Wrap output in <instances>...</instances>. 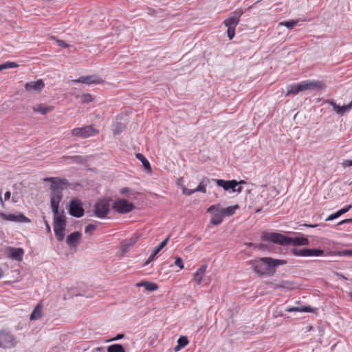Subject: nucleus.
I'll list each match as a JSON object with an SVG mask.
<instances>
[{
  "mask_svg": "<svg viewBox=\"0 0 352 352\" xmlns=\"http://www.w3.org/2000/svg\"><path fill=\"white\" fill-rule=\"evenodd\" d=\"M287 263V261L271 257H261L248 261L254 272L260 276H272L276 273V267Z\"/></svg>",
  "mask_w": 352,
  "mask_h": 352,
  "instance_id": "1",
  "label": "nucleus"
},
{
  "mask_svg": "<svg viewBox=\"0 0 352 352\" xmlns=\"http://www.w3.org/2000/svg\"><path fill=\"white\" fill-rule=\"evenodd\" d=\"M45 182L50 181V204L53 213H58L59 203L63 199V191L67 186H69L67 179L59 177H46Z\"/></svg>",
  "mask_w": 352,
  "mask_h": 352,
  "instance_id": "2",
  "label": "nucleus"
},
{
  "mask_svg": "<svg viewBox=\"0 0 352 352\" xmlns=\"http://www.w3.org/2000/svg\"><path fill=\"white\" fill-rule=\"evenodd\" d=\"M261 239L283 246L292 244L294 245H309V241L306 237L300 236L292 238L277 232H263L261 235Z\"/></svg>",
  "mask_w": 352,
  "mask_h": 352,
  "instance_id": "3",
  "label": "nucleus"
},
{
  "mask_svg": "<svg viewBox=\"0 0 352 352\" xmlns=\"http://www.w3.org/2000/svg\"><path fill=\"white\" fill-rule=\"evenodd\" d=\"M243 14V11L241 9H236L224 20L223 24L227 28V35L230 40L234 37L236 28Z\"/></svg>",
  "mask_w": 352,
  "mask_h": 352,
  "instance_id": "4",
  "label": "nucleus"
},
{
  "mask_svg": "<svg viewBox=\"0 0 352 352\" xmlns=\"http://www.w3.org/2000/svg\"><path fill=\"white\" fill-rule=\"evenodd\" d=\"M99 131L93 125H86L82 127L74 128L72 130V135L78 139H86L98 134Z\"/></svg>",
  "mask_w": 352,
  "mask_h": 352,
  "instance_id": "5",
  "label": "nucleus"
},
{
  "mask_svg": "<svg viewBox=\"0 0 352 352\" xmlns=\"http://www.w3.org/2000/svg\"><path fill=\"white\" fill-rule=\"evenodd\" d=\"M111 201V198H104L98 200L94 205L95 215L100 219L106 217L109 212Z\"/></svg>",
  "mask_w": 352,
  "mask_h": 352,
  "instance_id": "6",
  "label": "nucleus"
},
{
  "mask_svg": "<svg viewBox=\"0 0 352 352\" xmlns=\"http://www.w3.org/2000/svg\"><path fill=\"white\" fill-rule=\"evenodd\" d=\"M17 344L15 336L9 331L2 329L0 331V347L11 349L15 347Z\"/></svg>",
  "mask_w": 352,
  "mask_h": 352,
  "instance_id": "7",
  "label": "nucleus"
},
{
  "mask_svg": "<svg viewBox=\"0 0 352 352\" xmlns=\"http://www.w3.org/2000/svg\"><path fill=\"white\" fill-rule=\"evenodd\" d=\"M214 182H215L216 184L223 188L225 190H232V192H241L242 191V187H238L236 186L239 184H245V182L244 180H241L239 182H237L235 179L232 180H223V179H213Z\"/></svg>",
  "mask_w": 352,
  "mask_h": 352,
  "instance_id": "8",
  "label": "nucleus"
},
{
  "mask_svg": "<svg viewBox=\"0 0 352 352\" xmlns=\"http://www.w3.org/2000/svg\"><path fill=\"white\" fill-rule=\"evenodd\" d=\"M112 208L120 214H126L135 209V206L133 203L128 201L125 199H120L115 201Z\"/></svg>",
  "mask_w": 352,
  "mask_h": 352,
  "instance_id": "9",
  "label": "nucleus"
},
{
  "mask_svg": "<svg viewBox=\"0 0 352 352\" xmlns=\"http://www.w3.org/2000/svg\"><path fill=\"white\" fill-rule=\"evenodd\" d=\"M292 253L297 256H319L324 254V250L317 248H294Z\"/></svg>",
  "mask_w": 352,
  "mask_h": 352,
  "instance_id": "10",
  "label": "nucleus"
},
{
  "mask_svg": "<svg viewBox=\"0 0 352 352\" xmlns=\"http://www.w3.org/2000/svg\"><path fill=\"white\" fill-rule=\"evenodd\" d=\"M85 210L80 199H72L69 204V213L72 217L80 218L83 216Z\"/></svg>",
  "mask_w": 352,
  "mask_h": 352,
  "instance_id": "11",
  "label": "nucleus"
},
{
  "mask_svg": "<svg viewBox=\"0 0 352 352\" xmlns=\"http://www.w3.org/2000/svg\"><path fill=\"white\" fill-rule=\"evenodd\" d=\"M301 91L322 89L324 87V85L320 80H303L299 83Z\"/></svg>",
  "mask_w": 352,
  "mask_h": 352,
  "instance_id": "12",
  "label": "nucleus"
},
{
  "mask_svg": "<svg viewBox=\"0 0 352 352\" xmlns=\"http://www.w3.org/2000/svg\"><path fill=\"white\" fill-rule=\"evenodd\" d=\"M103 82L104 80L96 75L80 76L79 78L72 80L73 83H83L86 85L101 84Z\"/></svg>",
  "mask_w": 352,
  "mask_h": 352,
  "instance_id": "13",
  "label": "nucleus"
},
{
  "mask_svg": "<svg viewBox=\"0 0 352 352\" xmlns=\"http://www.w3.org/2000/svg\"><path fill=\"white\" fill-rule=\"evenodd\" d=\"M0 217L6 221L18 222V223H30V219L26 217L23 214L19 213L15 214H5L3 212L0 213Z\"/></svg>",
  "mask_w": 352,
  "mask_h": 352,
  "instance_id": "14",
  "label": "nucleus"
},
{
  "mask_svg": "<svg viewBox=\"0 0 352 352\" xmlns=\"http://www.w3.org/2000/svg\"><path fill=\"white\" fill-rule=\"evenodd\" d=\"M8 257L18 261L23 259L24 250L21 248L8 247L6 250Z\"/></svg>",
  "mask_w": 352,
  "mask_h": 352,
  "instance_id": "15",
  "label": "nucleus"
},
{
  "mask_svg": "<svg viewBox=\"0 0 352 352\" xmlns=\"http://www.w3.org/2000/svg\"><path fill=\"white\" fill-rule=\"evenodd\" d=\"M140 233H135L130 239L124 240L121 242V250L122 252H126L129 249L136 243L140 237Z\"/></svg>",
  "mask_w": 352,
  "mask_h": 352,
  "instance_id": "16",
  "label": "nucleus"
},
{
  "mask_svg": "<svg viewBox=\"0 0 352 352\" xmlns=\"http://www.w3.org/2000/svg\"><path fill=\"white\" fill-rule=\"evenodd\" d=\"M45 87V83L42 79L37 80L36 81L27 82L25 85V89L27 91H41Z\"/></svg>",
  "mask_w": 352,
  "mask_h": 352,
  "instance_id": "17",
  "label": "nucleus"
},
{
  "mask_svg": "<svg viewBox=\"0 0 352 352\" xmlns=\"http://www.w3.org/2000/svg\"><path fill=\"white\" fill-rule=\"evenodd\" d=\"M81 236L82 234L80 232H74L67 236L66 242L67 245L71 247H76L81 239Z\"/></svg>",
  "mask_w": 352,
  "mask_h": 352,
  "instance_id": "18",
  "label": "nucleus"
},
{
  "mask_svg": "<svg viewBox=\"0 0 352 352\" xmlns=\"http://www.w3.org/2000/svg\"><path fill=\"white\" fill-rule=\"evenodd\" d=\"M54 228H65L67 221L63 212L61 214L54 213Z\"/></svg>",
  "mask_w": 352,
  "mask_h": 352,
  "instance_id": "19",
  "label": "nucleus"
},
{
  "mask_svg": "<svg viewBox=\"0 0 352 352\" xmlns=\"http://www.w3.org/2000/svg\"><path fill=\"white\" fill-rule=\"evenodd\" d=\"M54 107L51 105H45L44 104H37L34 105L32 108L33 111L36 113H39L42 115H45L47 113L53 111Z\"/></svg>",
  "mask_w": 352,
  "mask_h": 352,
  "instance_id": "20",
  "label": "nucleus"
},
{
  "mask_svg": "<svg viewBox=\"0 0 352 352\" xmlns=\"http://www.w3.org/2000/svg\"><path fill=\"white\" fill-rule=\"evenodd\" d=\"M43 313V305L42 302H38L34 307L33 311L30 314V319L31 320H35L40 319L42 316Z\"/></svg>",
  "mask_w": 352,
  "mask_h": 352,
  "instance_id": "21",
  "label": "nucleus"
},
{
  "mask_svg": "<svg viewBox=\"0 0 352 352\" xmlns=\"http://www.w3.org/2000/svg\"><path fill=\"white\" fill-rule=\"evenodd\" d=\"M351 208H352L351 205H347V206H344V208H342V209L338 210L335 213L330 214L325 220L327 221H332V220L339 217L342 214L347 212Z\"/></svg>",
  "mask_w": 352,
  "mask_h": 352,
  "instance_id": "22",
  "label": "nucleus"
},
{
  "mask_svg": "<svg viewBox=\"0 0 352 352\" xmlns=\"http://www.w3.org/2000/svg\"><path fill=\"white\" fill-rule=\"evenodd\" d=\"M206 268H207V265H203L199 268H198V270L195 272V276H194V280L197 284H200L201 283L203 276L206 270Z\"/></svg>",
  "mask_w": 352,
  "mask_h": 352,
  "instance_id": "23",
  "label": "nucleus"
},
{
  "mask_svg": "<svg viewBox=\"0 0 352 352\" xmlns=\"http://www.w3.org/2000/svg\"><path fill=\"white\" fill-rule=\"evenodd\" d=\"M328 103L333 107V110L340 115L344 114L346 111H349L347 105L339 106L333 100L328 101Z\"/></svg>",
  "mask_w": 352,
  "mask_h": 352,
  "instance_id": "24",
  "label": "nucleus"
},
{
  "mask_svg": "<svg viewBox=\"0 0 352 352\" xmlns=\"http://www.w3.org/2000/svg\"><path fill=\"white\" fill-rule=\"evenodd\" d=\"M137 159H138L142 163V166H144V168L145 171L148 173H152V168L151 166V164L147 160V159L145 157V155H135Z\"/></svg>",
  "mask_w": 352,
  "mask_h": 352,
  "instance_id": "25",
  "label": "nucleus"
},
{
  "mask_svg": "<svg viewBox=\"0 0 352 352\" xmlns=\"http://www.w3.org/2000/svg\"><path fill=\"white\" fill-rule=\"evenodd\" d=\"M301 91H301L300 86L299 83H294L293 85H291L288 87V90H287V92L285 96H288L291 94L296 95Z\"/></svg>",
  "mask_w": 352,
  "mask_h": 352,
  "instance_id": "26",
  "label": "nucleus"
},
{
  "mask_svg": "<svg viewBox=\"0 0 352 352\" xmlns=\"http://www.w3.org/2000/svg\"><path fill=\"white\" fill-rule=\"evenodd\" d=\"M210 179L208 177H204L200 182L198 186L195 188V192H201L205 193L206 192V186L209 184Z\"/></svg>",
  "mask_w": 352,
  "mask_h": 352,
  "instance_id": "27",
  "label": "nucleus"
},
{
  "mask_svg": "<svg viewBox=\"0 0 352 352\" xmlns=\"http://www.w3.org/2000/svg\"><path fill=\"white\" fill-rule=\"evenodd\" d=\"M280 288L287 289L288 290L294 289L296 287V283L289 280H282L277 286Z\"/></svg>",
  "mask_w": 352,
  "mask_h": 352,
  "instance_id": "28",
  "label": "nucleus"
},
{
  "mask_svg": "<svg viewBox=\"0 0 352 352\" xmlns=\"http://www.w3.org/2000/svg\"><path fill=\"white\" fill-rule=\"evenodd\" d=\"M238 208L239 206L236 205L234 206H229L226 208H221V212L223 217H229L232 215L234 213L236 209H237Z\"/></svg>",
  "mask_w": 352,
  "mask_h": 352,
  "instance_id": "29",
  "label": "nucleus"
},
{
  "mask_svg": "<svg viewBox=\"0 0 352 352\" xmlns=\"http://www.w3.org/2000/svg\"><path fill=\"white\" fill-rule=\"evenodd\" d=\"M223 221V215L221 212L213 214L210 219V223L214 226L219 225Z\"/></svg>",
  "mask_w": 352,
  "mask_h": 352,
  "instance_id": "30",
  "label": "nucleus"
},
{
  "mask_svg": "<svg viewBox=\"0 0 352 352\" xmlns=\"http://www.w3.org/2000/svg\"><path fill=\"white\" fill-rule=\"evenodd\" d=\"M107 352H125V349L122 344H114L107 347Z\"/></svg>",
  "mask_w": 352,
  "mask_h": 352,
  "instance_id": "31",
  "label": "nucleus"
},
{
  "mask_svg": "<svg viewBox=\"0 0 352 352\" xmlns=\"http://www.w3.org/2000/svg\"><path fill=\"white\" fill-rule=\"evenodd\" d=\"M54 233H55L56 239L58 241H63V239L65 238V228H54Z\"/></svg>",
  "mask_w": 352,
  "mask_h": 352,
  "instance_id": "32",
  "label": "nucleus"
},
{
  "mask_svg": "<svg viewBox=\"0 0 352 352\" xmlns=\"http://www.w3.org/2000/svg\"><path fill=\"white\" fill-rule=\"evenodd\" d=\"M18 67H19V65L16 63L7 61V62L0 65V71H1L3 69H10V68H16Z\"/></svg>",
  "mask_w": 352,
  "mask_h": 352,
  "instance_id": "33",
  "label": "nucleus"
},
{
  "mask_svg": "<svg viewBox=\"0 0 352 352\" xmlns=\"http://www.w3.org/2000/svg\"><path fill=\"white\" fill-rule=\"evenodd\" d=\"M169 239L170 236H167L164 241H162L157 246H156L153 250V252H154V254H157L165 247Z\"/></svg>",
  "mask_w": 352,
  "mask_h": 352,
  "instance_id": "34",
  "label": "nucleus"
},
{
  "mask_svg": "<svg viewBox=\"0 0 352 352\" xmlns=\"http://www.w3.org/2000/svg\"><path fill=\"white\" fill-rule=\"evenodd\" d=\"M125 129V126L122 123H116L113 126V132L114 135H118L121 132H122Z\"/></svg>",
  "mask_w": 352,
  "mask_h": 352,
  "instance_id": "35",
  "label": "nucleus"
},
{
  "mask_svg": "<svg viewBox=\"0 0 352 352\" xmlns=\"http://www.w3.org/2000/svg\"><path fill=\"white\" fill-rule=\"evenodd\" d=\"M144 288L147 291L153 292L157 289L158 285L155 283L146 281V284L144 285Z\"/></svg>",
  "mask_w": 352,
  "mask_h": 352,
  "instance_id": "36",
  "label": "nucleus"
},
{
  "mask_svg": "<svg viewBox=\"0 0 352 352\" xmlns=\"http://www.w3.org/2000/svg\"><path fill=\"white\" fill-rule=\"evenodd\" d=\"M69 159L72 162L79 164H82L87 160L86 158H83V157L81 155H74L72 156Z\"/></svg>",
  "mask_w": 352,
  "mask_h": 352,
  "instance_id": "37",
  "label": "nucleus"
},
{
  "mask_svg": "<svg viewBox=\"0 0 352 352\" xmlns=\"http://www.w3.org/2000/svg\"><path fill=\"white\" fill-rule=\"evenodd\" d=\"M221 205L219 204L212 205L207 209V212L209 213H214V211H217V212H221Z\"/></svg>",
  "mask_w": 352,
  "mask_h": 352,
  "instance_id": "38",
  "label": "nucleus"
},
{
  "mask_svg": "<svg viewBox=\"0 0 352 352\" xmlns=\"http://www.w3.org/2000/svg\"><path fill=\"white\" fill-rule=\"evenodd\" d=\"M177 343L180 346L184 347L188 344V340L186 336H182L177 340Z\"/></svg>",
  "mask_w": 352,
  "mask_h": 352,
  "instance_id": "39",
  "label": "nucleus"
},
{
  "mask_svg": "<svg viewBox=\"0 0 352 352\" xmlns=\"http://www.w3.org/2000/svg\"><path fill=\"white\" fill-rule=\"evenodd\" d=\"M81 100L83 103H89L93 100V97L91 94H85L82 95Z\"/></svg>",
  "mask_w": 352,
  "mask_h": 352,
  "instance_id": "40",
  "label": "nucleus"
},
{
  "mask_svg": "<svg viewBox=\"0 0 352 352\" xmlns=\"http://www.w3.org/2000/svg\"><path fill=\"white\" fill-rule=\"evenodd\" d=\"M297 21H289L281 23L280 24L287 27V28L292 29L297 24Z\"/></svg>",
  "mask_w": 352,
  "mask_h": 352,
  "instance_id": "41",
  "label": "nucleus"
},
{
  "mask_svg": "<svg viewBox=\"0 0 352 352\" xmlns=\"http://www.w3.org/2000/svg\"><path fill=\"white\" fill-rule=\"evenodd\" d=\"M96 229V226L94 224H89L85 228V233L91 234V233Z\"/></svg>",
  "mask_w": 352,
  "mask_h": 352,
  "instance_id": "42",
  "label": "nucleus"
},
{
  "mask_svg": "<svg viewBox=\"0 0 352 352\" xmlns=\"http://www.w3.org/2000/svg\"><path fill=\"white\" fill-rule=\"evenodd\" d=\"M182 193L186 195H190L192 193L195 192V190L194 189H188L185 187V186H182Z\"/></svg>",
  "mask_w": 352,
  "mask_h": 352,
  "instance_id": "43",
  "label": "nucleus"
},
{
  "mask_svg": "<svg viewBox=\"0 0 352 352\" xmlns=\"http://www.w3.org/2000/svg\"><path fill=\"white\" fill-rule=\"evenodd\" d=\"M175 264L177 267H179L180 269H183L184 268L183 261H182V259L180 257H176L175 258Z\"/></svg>",
  "mask_w": 352,
  "mask_h": 352,
  "instance_id": "44",
  "label": "nucleus"
},
{
  "mask_svg": "<svg viewBox=\"0 0 352 352\" xmlns=\"http://www.w3.org/2000/svg\"><path fill=\"white\" fill-rule=\"evenodd\" d=\"M156 255L157 254H154V252H152V254L149 256V257L145 261L144 265L146 266V265H148L154 259V258Z\"/></svg>",
  "mask_w": 352,
  "mask_h": 352,
  "instance_id": "45",
  "label": "nucleus"
},
{
  "mask_svg": "<svg viewBox=\"0 0 352 352\" xmlns=\"http://www.w3.org/2000/svg\"><path fill=\"white\" fill-rule=\"evenodd\" d=\"M124 337V334H123V333H118V334L116 335V337L112 338L108 340L107 342H111V341H114V340H118L123 338Z\"/></svg>",
  "mask_w": 352,
  "mask_h": 352,
  "instance_id": "46",
  "label": "nucleus"
},
{
  "mask_svg": "<svg viewBox=\"0 0 352 352\" xmlns=\"http://www.w3.org/2000/svg\"><path fill=\"white\" fill-rule=\"evenodd\" d=\"M43 219L44 223L45 225L46 230H47V233H51V227L45 216L43 217Z\"/></svg>",
  "mask_w": 352,
  "mask_h": 352,
  "instance_id": "47",
  "label": "nucleus"
},
{
  "mask_svg": "<svg viewBox=\"0 0 352 352\" xmlns=\"http://www.w3.org/2000/svg\"><path fill=\"white\" fill-rule=\"evenodd\" d=\"M287 312H293V311H300V307H292L285 309Z\"/></svg>",
  "mask_w": 352,
  "mask_h": 352,
  "instance_id": "48",
  "label": "nucleus"
},
{
  "mask_svg": "<svg viewBox=\"0 0 352 352\" xmlns=\"http://www.w3.org/2000/svg\"><path fill=\"white\" fill-rule=\"evenodd\" d=\"M342 164L344 168H346L348 166H352V160H345L342 162Z\"/></svg>",
  "mask_w": 352,
  "mask_h": 352,
  "instance_id": "49",
  "label": "nucleus"
},
{
  "mask_svg": "<svg viewBox=\"0 0 352 352\" xmlns=\"http://www.w3.org/2000/svg\"><path fill=\"white\" fill-rule=\"evenodd\" d=\"M340 254L343 256H352V250H346L340 252Z\"/></svg>",
  "mask_w": 352,
  "mask_h": 352,
  "instance_id": "50",
  "label": "nucleus"
},
{
  "mask_svg": "<svg viewBox=\"0 0 352 352\" xmlns=\"http://www.w3.org/2000/svg\"><path fill=\"white\" fill-rule=\"evenodd\" d=\"M57 43L58 44L59 46L63 47V48H66V47H69V45L67 44L64 41H62V40H58L57 41Z\"/></svg>",
  "mask_w": 352,
  "mask_h": 352,
  "instance_id": "51",
  "label": "nucleus"
},
{
  "mask_svg": "<svg viewBox=\"0 0 352 352\" xmlns=\"http://www.w3.org/2000/svg\"><path fill=\"white\" fill-rule=\"evenodd\" d=\"M311 311V308L310 306H303L300 307V311L303 312H310Z\"/></svg>",
  "mask_w": 352,
  "mask_h": 352,
  "instance_id": "52",
  "label": "nucleus"
},
{
  "mask_svg": "<svg viewBox=\"0 0 352 352\" xmlns=\"http://www.w3.org/2000/svg\"><path fill=\"white\" fill-rule=\"evenodd\" d=\"M131 192V190L129 187H124L120 190V193L124 195L126 192Z\"/></svg>",
  "mask_w": 352,
  "mask_h": 352,
  "instance_id": "53",
  "label": "nucleus"
},
{
  "mask_svg": "<svg viewBox=\"0 0 352 352\" xmlns=\"http://www.w3.org/2000/svg\"><path fill=\"white\" fill-rule=\"evenodd\" d=\"M351 222H352V218L346 219H344V220L341 221L340 222H339L338 225L344 224L346 223H351Z\"/></svg>",
  "mask_w": 352,
  "mask_h": 352,
  "instance_id": "54",
  "label": "nucleus"
},
{
  "mask_svg": "<svg viewBox=\"0 0 352 352\" xmlns=\"http://www.w3.org/2000/svg\"><path fill=\"white\" fill-rule=\"evenodd\" d=\"M11 193L10 191H7L4 195V198L6 200H8L10 198Z\"/></svg>",
  "mask_w": 352,
  "mask_h": 352,
  "instance_id": "55",
  "label": "nucleus"
},
{
  "mask_svg": "<svg viewBox=\"0 0 352 352\" xmlns=\"http://www.w3.org/2000/svg\"><path fill=\"white\" fill-rule=\"evenodd\" d=\"M303 226L305 227H309V228H316V227L318 226V224H307V223H305Z\"/></svg>",
  "mask_w": 352,
  "mask_h": 352,
  "instance_id": "56",
  "label": "nucleus"
},
{
  "mask_svg": "<svg viewBox=\"0 0 352 352\" xmlns=\"http://www.w3.org/2000/svg\"><path fill=\"white\" fill-rule=\"evenodd\" d=\"M146 281H142V282L138 283L136 284V286L137 287H144V285L146 284Z\"/></svg>",
  "mask_w": 352,
  "mask_h": 352,
  "instance_id": "57",
  "label": "nucleus"
},
{
  "mask_svg": "<svg viewBox=\"0 0 352 352\" xmlns=\"http://www.w3.org/2000/svg\"><path fill=\"white\" fill-rule=\"evenodd\" d=\"M182 348V346H179V344L177 343V346H175V347L174 350H175V351H179Z\"/></svg>",
  "mask_w": 352,
  "mask_h": 352,
  "instance_id": "58",
  "label": "nucleus"
},
{
  "mask_svg": "<svg viewBox=\"0 0 352 352\" xmlns=\"http://www.w3.org/2000/svg\"><path fill=\"white\" fill-rule=\"evenodd\" d=\"M256 247L258 248H260V249H263V248H265V245L261 243V244H258L257 245H256Z\"/></svg>",
  "mask_w": 352,
  "mask_h": 352,
  "instance_id": "59",
  "label": "nucleus"
},
{
  "mask_svg": "<svg viewBox=\"0 0 352 352\" xmlns=\"http://www.w3.org/2000/svg\"><path fill=\"white\" fill-rule=\"evenodd\" d=\"M347 107H349V110L352 108V100L351 101V102L349 104H347Z\"/></svg>",
  "mask_w": 352,
  "mask_h": 352,
  "instance_id": "60",
  "label": "nucleus"
},
{
  "mask_svg": "<svg viewBox=\"0 0 352 352\" xmlns=\"http://www.w3.org/2000/svg\"><path fill=\"white\" fill-rule=\"evenodd\" d=\"M283 316V314H280V313H278V314H277V315H276L275 316H276V317H277V316Z\"/></svg>",
  "mask_w": 352,
  "mask_h": 352,
  "instance_id": "61",
  "label": "nucleus"
},
{
  "mask_svg": "<svg viewBox=\"0 0 352 352\" xmlns=\"http://www.w3.org/2000/svg\"><path fill=\"white\" fill-rule=\"evenodd\" d=\"M261 210V208H260V209H258V210H256V213H258V212H259Z\"/></svg>",
  "mask_w": 352,
  "mask_h": 352,
  "instance_id": "62",
  "label": "nucleus"
}]
</instances>
